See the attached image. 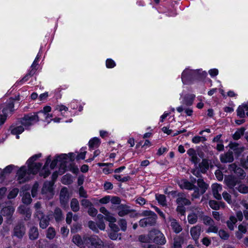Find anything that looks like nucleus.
Wrapping results in <instances>:
<instances>
[{"label":"nucleus","mask_w":248,"mask_h":248,"mask_svg":"<svg viewBox=\"0 0 248 248\" xmlns=\"http://www.w3.org/2000/svg\"><path fill=\"white\" fill-rule=\"evenodd\" d=\"M36 168L33 169L32 168L31 166L28 167H22L17 172V180L20 184L24 183L28 181L30 178L31 174H35L37 173L38 170L41 168L40 164H37L35 166Z\"/></svg>","instance_id":"f257e3e1"},{"label":"nucleus","mask_w":248,"mask_h":248,"mask_svg":"<svg viewBox=\"0 0 248 248\" xmlns=\"http://www.w3.org/2000/svg\"><path fill=\"white\" fill-rule=\"evenodd\" d=\"M199 70H193L189 69L185 70L182 74V80L184 84H187L188 81L194 78H199Z\"/></svg>","instance_id":"f03ea898"},{"label":"nucleus","mask_w":248,"mask_h":248,"mask_svg":"<svg viewBox=\"0 0 248 248\" xmlns=\"http://www.w3.org/2000/svg\"><path fill=\"white\" fill-rule=\"evenodd\" d=\"M152 241L157 244L164 245L166 240L164 234L159 230L154 229L150 232Z\"/></svg>","instance_id":"7ed1b4c3"},{"label":"nucleus","mask_w":248,"mask_h":248,"mask_svg":"<svg viewBox=\"0 0 248 248\" xmlns=\"http://www.w3.org/2000/svg\"><path fill=\"white\" fill-rule=\"evenodd\" d=\"M25 232L26 228L24 224L22 222H18L14 227L12 236L21 239L25 235Z\"/></svg>","instance_id":"20e7f679"},{"label":"nucleus","mask_w":248,"mask_h":248,"mask_svg":"<svg viewBox=\"0 0 248 248\" xmlns=\"http://www.w3.org/2000/svg\"><path fill=\"white\" fill-rule=\"evenodd\" d=\"M53 182H46L44 184L41 193L46 199L52 198L54 194L53 188Z\"/></svg>","instance_id":"39448f33"},{"label":"nucleus","mask_w":248,"mask_h":248,"mask_svg":"<svg viewBox=\"0 0 248 248\" xmlns=\"http://www.w3.org/2000/svg\"><path fill=\"white\" fill-rule=\"evenodd\" d=\"M38 121H39V117L37 113H34L25 115L21 119V123L25 127H28Z\"/></svg>","instance_id":"423d86ee"},{"label":"nucleus","mask_w":248,"mask_h":248,"mask_svg":"<svg viewBox=\"0 0 248 248\" xmlns=\"http://www.w3.org/2000/svg\"><path fill=\"white\" fill-rule=\"evenodd\" d=\"M84 241L90 244L95 248H104L103 242L96 235L86 237L84 238Z\"/></svg>","instance_id":"0eeeda50"},{"label":"nucleus","mask_w":248,"mask_h":248,"mask_svg":"<svg viewBox=\"0 0 248 248\" xmlns=\"http://www.w3.org/2000/svg\"><path fill=\"white\" fill-rule=\"evenodd\" d=\"M14 103L13 101H11L6 106L2 109L3 115H0V125L3 124L6 120L8 113L9 111L12 113L14 111Z\"/></svg>","instance_id":"6e6552de"},{"label":"nucleus","mask_w":248,"mask_h":248,"mask_svg":"<svg viewBox=\"0 0 248 248\" xmlns=\"http://www.w3.org/2000/svg\"><path fill=\"white\" fill-rule=\"evenodd\" d=\"M69 199V196L67 188L66 187L62 188L60 191V200L61 204L63 208H68Z\"/></svg>","instance_id":"1a4fd4ad"},{"label":"nucleus","mask_w":248,"mask_h":248,"mask_svg":"<svg viewBox=\"0 0 248 248\" xmlns=\"http://www.w3.org/2000/svg\"><path fill=\"white\" fill-rule=\"evenodd\" d=\"M156 215H154L153 216L142 218L140 220L139 225L141 227L154 226L156 223Z\"/></svg>","instance_id":"9d476101"},{"label":"nucleus","mask_w":248,"mask_h":248,"mask_svg":"<svg viewBox=\"0 0 248 248\" xmlns=\"http://www.w3.org/2000/svg\"><path fill=\"white\" fill-rule=\"evenodd\" d=\"M68 157L65 159H62L60 161V166L59 169V174L62 175L63 174L65 171L67 170V167L66 163H67V160L69 159L70 161L74 160V155L73 153L68 154Z\"/></svg>","instance_id":"9b49d317"},{"label":"nucleus","mask_w":248,"mask_h":248,"mask_svg":"<svg viewBox=\"0 0 248 248\" xmlns=\"http://www.w3.org/2000/svg\"><path fill=\"white\" fill-rule=\"evenodd\" d=\"M192 209V212L187 216L188 222L190 224H194L197 222L199 217L198 211H202V209L198 206L193 207Z\"/></svg>","instance_id":"f8f14e48"},{"label":"nucleus","mask_w":248,"mask_h":248,"mask_svg":"<svg viewBox=\"0 0 248 248\" xmlns=\"http://www.w3.org/2000/svg\"><path fill=\"white\" fill-rule=\"evenodd\" d=\"M15 211V208L12 206H7L3 207L0 212L2 216L6 217L7 219L11 220Z\"/></svg>","instance_id":"ddd939ff"},{"label":"nucleus","mask_w":248,"mask_h":248,"mask_svg":"<svg viewBox=\"0 0 248 248\" xmlns=\"http://www.w3.org/2000/svg\"><path fill=\"white\" fill-rule=\"evenodd\" d=\"M212 189L214 198L218 200H221L222 197L219 193L222 190V186L218 184H214L212 186Z\"/></svg>","instance_id":"4468645a"},{"label":"nucleus","mask_w":248,"mask_h":248,"mask_svg":"<svg viewBox=\"0 0 248 248\" xmlns=\"http://www.w3.org/2000/svg\"><path fill=\"white\" fill-rule=\"evenodd\" d=\"M220 161L222 163H231L233 161V153L229 150L227 153L220 155Z\"/></svg>","instance_id":"2eb2a0df"},{"label":"nucleus","mask_w":248,"mask_h":248,"mask_svg":"<svg viewBox=\"0 0 248 248\" xmlns=\"http://www.w3.org/2000/svg\"><path fill=\"white\" fill-rule=\"evenodd\" d=\"M199 218L201 219L203 223L205 225H210L212 224H214V221L209 216L204 215V212L202 211H198Z\"/></svg>","instance_id":"dca6fc26"},{"label":"nucleus","mask_w":248,"mask_h":248,"mask_svg":"<svg viewBox=\"0 0 248 248\" xmlns=\"http://www.w3.org/2000/svg\"><path fill=\"white\" fill-rule=\"evenodd\" d=\"M237 115L241 118H243L246 115L248 117V103L239 106L237 109Z\"/></svg>","instance_id":"f3484780"},{"label":"nucleus","mask_w":248,"mask_h":248,"mask_svg":"<svg viewBox=\"0 0 248 248\" xmlns=\"http://www.w3.org/2000/svg\"><path fill=\"white\" fill-rule=\"evenodd\" d=\"M225 181L226 185L230 188L236 189V188H237V186L239 184V181L237 179L232 176L225 178Z\"/></svg>","instance_id":"a211bd4d"},{"label":"nucleus","mask_w":248,"mask_h":248,"mask_svg":"<svg viewBox=\"0 0 248 248\" xmlns=\"http://www.w3.org/2000/svg\"><path fill=\"white\" fill-rule=\"evenodd\" d=\"M201 233V226L200 225H197L192 227L190 229V234L195 240H197Z\"/></svg>","instance_id":"6ab92c4d"},{"label":"nucleus","mask_w":248,"mask_h":248,"mask_svg":"<svg viewBox=\"0 0 248 248\" xmlns=\"http://www.w3.org/2000/svg\"><path fill=\"white\" fill-rule=\"evenodd\" d=\"M117 210L118 214L120 217H124L130 213L131 211L129 206L124 204L119 205L117 207Z\"/></svg>","instance_id":"aec40b11"},{"label":"nucleus","mask_w":248,"mask_h":248,"mask_svg":"<svg viewBox=\"0 0 248 248\" xmlns=\"http://www.w3.org/2000/svg\"><path fill=\"white\" fill-rule=\"evenodd\" d=\"M18 211L20 214L25 215V220L29 219L31 217V212L30 209L25 205L19 206L18 208Z\"/></svg>","instance_id":"412c9836"},{"label":"nucleus","mask_w":248,"mask_h":248,"mask_svg":"<svg viewBox=\"0 0 248 248\" xmlns=\"http://www.w3.org/2000/svg\"><path fill=\"white\" fill-rule=\"evenodd\" d=\"M51 158L50 156H48L46 159V163L40 172V175L41 176H43L44 178H46L47 177L50 173L49 170H48V166L49 164L51 162Z\"/></svg>","instance_id":"4be33fe9"},{"label":"nucleus","mask_w":248,"mask_h":248,"mask_svg":"<svg viewBox=\"0 0 248 248\" xmlns=\"http://www.w3.org/2000/svg\"><path fill=\"white\" fill-rule=\"evenodd\" d=\"M176 202L178 205H183L184 206H189L191 204L190 200L186 198V194L184 193H182L181 196L177 198Z\"/></svg>","instance_id":"5701e85b"},{"label":"nucleus","mask_w":248,"mask_h":248,"mask_svg":"<svg viewBox=\"0 0 248 248\" xmlns=\"http://www.w3.org/2000/svg\"><path fill=\"white\" fill-rule=\"evenodd\" d=\"M170 226L175 233H178L182 231V228L176 219L170 218Z\"/></svg>","instance_id":"b1692460"},{"label":"nucleus","mask_w":248,"mask_h":248,"mask_svg":"<svg viewBox=\"0 0 248 248\" xmlns=\"http://www.w3.org/2000/svg\"><path fill=\"white\" fill-rule=\"evenodd\" d=\"M85 237H84L83 239H82L80 235L76 234L73 236L72 241L76 245L81 248L83 247L84 244H87V242L84 241V238Z\"/></svg>","instance_id":"393cba45"},{"label":"nucleus","mask_w":248,"mask_h":248,"mask_svg":"<svg viewBox=\"0 0 248 248\" xmlns=\"http://www.w3.org/2000/svg\"><path fill=\"white\" fill-rule=\"evenodd\" d=\"M179 186L182 189L192 190L195 185L188 181L184 179L181 180L179 183Z\"/></svg>","instance_id":"a878e982"},{"label":"nucleus","mask_w":248,"mask_h":248,"mask_svg":"<svg viewBox=\"0 0 248 248\" xmlns=\"http://www.w3.org/2000/svg\"><path fill=\"white\" fill-rule=\"evenodd\" d=\"M195 95L193 94L186 95L183 99V104L186 106H189L193 104Z\"/></svg>","instance_id":"bb28decb"},{"label":"nucleus","mask_w":248,"mask_h":248,"mask_svg":"<svg viewBox=\"0 0 248 248\" xmlns=\"http://www.w3.org/2000/svg\"><path fill=\"white\" fill-rule=\"evenodd\" d=\"M41 154L35 155L31 158L29 159L27 161L28 167L29 168V166H31L32 168L33 169H35L36 167L35 166L37 164H40L41 167L42 166V164L40 163H34V162L39 157L41 156Z\"/></svg>","instance_id":"cd10ccee"},{"label":"nucleus","mask_w":248,"mask_h":248,"mask_svg":"<svg viewBox=\"0 0 248 248\" xmlns=\"http://www.w3.org/2000/svg\"><path fill=\"white\" fill-rule=\"evenodd\" d=\"M40 220L39 226L42 229H46L49 224V218L48 216H44L40 218H38Z\"/></svg>","instance_id":"c85d7f7f"},{"label":"nucleus","mask_w":248,"mask_h":248,"mask_svg":"<svg viewBox=\"0 0 248 248\" xmlns=\"http://www.w3.org/2000/svg\"><path fill=\"white\" fill-rule=\"evenodd\" d=\"M53 216L56 222H59L64 219L62 210L58 207L55 209Z\"/></svg>","instance_id":"c756f323"},{"label":"nucleus","mask_w":248,"mask_h":248,"mask_svg":"<svg viewBox=\"0 0 248 248\" xmlns=\"http://www.w3.org/2000/svg\"><path fill=\"white\" fill-rule=\"evenodd\" d=\"M10 130L11 131V134L13 135H16V138L19 139V136L18 135L22 133L24 131V129L23 126L21 125L16 127L11 126L10 127Z\"/></svg>","instance_id":"7c9ffc66"},{"label":"nucleus","mask_w":248,"mask_h":248,"mask_svg":"<svg viewBox=\"0 0 248 248\" xmlns=\"http://www.w3.org/2000/svg\"><path fill=\"white\" fill-rule=\"evenodd\" d=\"M197 181L198 187L201 191V194H204L209 187L208 185L202 179H199Z\"/></svg>","instance_id":"2f4dec72"},{"label":"nucleus","mask_w":248,"mask_h":248,"mask_svg":"<svg viewBox=\"0 0 248 248\" xmlns=\"http://www.w3.org/2000/svg\"><path fill=\"white\" fill-rule=\"evenodd\" d=\"M184 242L183 238L179 235L176 236L173 238V248H182V244Z\"/></svg>","instance_id":"473e14b6"},{"label":"nucleus","mask_w":248,"mask_h":248,"mask_svg":"<svg viewBox=\"0 0 248 248\" xmlns=\"http://www.w3.org/2000/svg\"><path fill=\"white\" fill-rule=\"evenodd\" d=\"M67 157L68 155L66 154H62L60 155L57 156L55 159H53L50 165L51 169H53L55 167L58 162H60L62 159L67 158Z\"/></svg>","instance_id":"72a5a7b5"},{"label":"nucleus","mask_w":248,"mask_h":248,"mask_svg":"<svg viewBox=\"0 0 248 248\" xmlns=\"http://www.w3.org/2000/svg\"><path fill=\"white\" fill-rule=\"evenodd\" d=\"M70 207L71 210L74 212H77L79 210V204L78 200L76 198H73L70 202Z\"/></svg>","instance_id":"f704fd0d"},{"label":"nucleus","mask_w":248,"mask_h":248,"mask_svg":"<svg viewBox=\"0 0 248 248\" xmlns=\"http://www.w3.org/2000/svg\"><path fill=\"white\" fill-rule=\"evenodd\" d=\"M237 221L236 217L233 216H230L229 219L226 222L227 227L230 230H233Z\"/></svg>","instance_id":"c9c22d12"},{"label":"nucleus","mask_w":248,"mask_h":248,"mask_svg":"<svg viewBox=\"0 0 248 248\" xmlns=\"http://www.w3.org/2000/svg\"><path fill=\"white\" fill-rule=\"evenodd\" d=\"M100 140L97 138H93L89 142V146L90 149L93 150L97 148L100 145Z\"/></svg>","instance_id":"e433bc0d"},{"label":"nucleus","mask_w":248,"mask_h":248,"mask_svg":"<svg viewBox=\"0 0 248 248\" xmlns=\"http://www.w3.org/2000/svg\"><path fill=\"white\" fill-rule=\"evenodd\" d=\"M198 167H199L202 173H204L208 170L209 164L206 160L203 159L201 163L199 164Z\"/></svg>","instance_id":"4c0bfd02"},{"label":"nucleus","mask_w":248,"mask_h":248,"mask_svg":"<svg viewBox=\"0 0 248 248\" xmlns=\"http://www.w3.org/2000/svg\"><path fill=\"white\" fill-rule=\"evenodd\" d=\"M39 235V232L37 228L35 227H31L29 231V237L31 240L37 239Z\"/></svg>","instance_id":"58836bf2"},{"label":"nucleus","mask_w":248,"mask_h":248,"mask_svg":"<svg viewBox=\"0 0 248 248\" xmlns=\"http://www.w3.org/2000/svg\"><path fill=\"white\" fill-rule=\"evenodd\" d=\"M193 189L194 190V192L191 195V200L192 201L195 199L200 198L201 195L203 194H201V190H200L199 188L196 186H193Z\"/></svg>","instance_id":"ea45409f"},{"label":"nucleus","mask_w":248,"mask_h":248,"mask_svg":"<svg viewBox=\"0 0 248 248\" xmlns=\"http://www.w3.org/2000/svg\"><path fill=\"white\" fill-rule=\"evenodd\" d=\"M155 199L158 201V203L162 206H166L167 205L165 195L156 194L155 195Z\"/></svg>","instance_id":"a19ab883"},{"label":"nucleus","mask_w":248,"mask_h":248,"mask_svg":"<svg viewBox=\"0 0 248 248\" xmlns=\"http://www.w3.org/2000/svg\"><path fill=\"white\" fill-rule=\"evenodd\" d=\"M152 236H150V232L146 235H140L139 236V241L142 243L152 242Z\"/></svg>","instance_id":"79ce46f5"},{"label":"nucleus","mask_w":248,"mask_h":248,"mask_svg":"<svg viewBox=\"0 0 248 248\" xmlns=\"http://www.w3.org/2000/svg\"><path fill=\"white\" fill-rule=\"evenodd\" d=\"M245 130V129L244 127L238 129L232 136L233 139L235 140L239 139L241 136L244 134Z\"/></svg>","instance_id":"37998d69"},{"label":"nucleus","mask_w":248,"mask_h":248,"mask_svg":"<svg viewBox=\"0 0 248 248\" xmlns=\"http://www.w3.org/2000/svg\"><path fill=\"white\" fill-rule=\"evenodd\" d=\"M56 235V232L52 227H49L47 230L46 237L49 239H53Z\"/></svg>","instance_id":"c03bdc74"},{"label":"nucleus","mask_w":248,"mask_h":248,"mask_svg":"<svg viewBox=\"0 0 248 248\" xmlns=\"http://www.w3.org/2000/svg\"><path fill=\"white\" fill-rule=\"evenodd\" d=\"M236 189L238 190L240 193L246 194L248 193V186L243 184H238Z\"/></svg>","instance_id":"a18cd8bd"},{"label":"nucleus","mask_w":248,"mask_h":248,"mask_svg":"<svg viewBox=\"0 0 248 248\" xmlns=\"http://www.w3.org/2000/svg\"><path fill=\"white\" fill-rule=\"evenodd\" d=\"M22 200L23 202L26 204H29L31 203L32 200L30 194L28 192H26L24 194Z\"/></svg>","instance_id":"49530a36"},{"label":"nucleus","mask_w":248,"mask_h":248,"mask_svg":"<svg viewBox=\"0 0 248 248\" xmlns=\"http://www.w3.org/2000/svg\"><path fill=\"white\" fill-rule=\"evenodd\" d=\"M209 227L206 230V232L207 233H210V232H213V233H217L218 232V228L217 226L215 225V223L212 224L211 225H209Z\"/></svg>","instance_id":"de8ad7c7"},{"label":"nucleus","mask_w":248,"mask_h":248,"mask_svg":"<svg viewBox=\"0 0 248 248\" xmlns=\"http://www.w3.org/2000/svg\"><path fill=\"white\" fill-rule=\"evenodd\" d=\"M19 192V190L17 188H15L13 189L9 193L7 198L8 199H12L16 197Z\"/></svg>","instance_id":"09e8293b"},{"label":"nucleus","mask_w":248,"mask_h":248,"mask_svg":"<svg viewBox=\"0 0 248 248\" xmlns=\"http://www.w3.org/2000/svg\"><path fill=\"white\" fill-rule=\"evenodd\" d=\"M118 223L121 228V230L124 232L127 229V222L124 219H120Z\"/></svg>","instance_id":"8fccbe9b"},{"label":"nucleus","mask_w":248,"mask_h":248,"mask_svg":"<svg viewBox=\"0 0 248 248\" xmlns=\"http://www.w3.org/2000/svg\"><path fill=\"white\" fill-rule=\"evenodd\" d=\"M218 235L221 239L227 240L229 237V234L223 230H220L218 232Z\"/></svg>","instance_id":"3c124183"},{"label":"nucleus","mask_w":248,"mask_h":248,"mask_svg":"<svg viewBox=\"0 0 248 248\" xmlns=\"http://www.w3.org/2000/svg\"><path fill=\"white\" fill-rule=\"evenodd\" d=\"M105 216L104 219L109 221L110 223L115 222L116 221V218H115L109 212H108V214H105Z\"/></svg>","instance_id":"603ef678"},{"label":"nucleus","mask_w":248,"mask_h":248,"mask_svg":"<svg viewBox=\"0 0 248 248\" xmlns=\"http://www.w3.org/2000/svg\"><path fill=\"white\" fill-rule=\"evenodd\" d=\"M210 207L214 210H218L219 209V205L218 203L214 200H210L209 202Z\"/></svg>","instance_id":"864d4df0"},{"label":"nucleus","mask_w":248,"mask_h":248,"mask_svg":"<svg viewBox=\"0 0 248 248\" xmlns=\"http://www.w3.org/2000/svg\"><path fill=\"white\" fill-rule=\"evenodd\" d=\"M241 204L245 209L243 211L244 216L246 219H248V203L245 201H243Z\"/></svg>","instance_id":"5fc2aeb1"},{"label":"nucleus","mask_w":248,"mask_h":248,"mask_svg":"<svg viewBox=\"0 0 248 248\" xmlns=\"http://www.w3.org/2000/svg\"><path fill=\"white\" fill-rule=\"evenodd\" d=\"M195 168L192 169L191 171V173L197 177H201L202 172L200 171L198 165H195Z\"/></svg>","instance_id":"6e6d98bb"},{"label":"nucleus","mask_w":248,"mask_h":248,"mask_svg":"<svg viewBox=\"0 0 248 248\" xmlns=\"http://www.w3.org/2000/svg\"><path fill=\"white\" fill-rule=\"evenodd\" d=\"M176 211L181 215L183 216L186 213V209L184 205H178L176 208Z\"/></svg>","instance_id":"4d7b16f0"},{"label":"nucleus","mask_w":248,"mask_h":248,"mask_svg":"<svg viewBox=\"0 0 248 248\" xmlns=\"http://www.w3.org/2000/svg\"><path fill=\"white\" fill-rule=\"evenodd\" d=\"M88 226L93 231H94V232H98V228L97 227L96 224V223L94 222H93V221H89V222H88Z\"/></svg>","instance_id":"13d9d810"},{"label":"nucleus","mask_w":248,"mask_h":248,"mask_svg":"<svg viewBox=\"0 0 248 248\" xmlns=\"http://www.w3.org/2000/svg\"><path fill=\"white\" fill-rule=\"evenodd\" d=\"M222 196L224 198V199L229 203H231L232 199L231 196L230 194H229L228 193H227L226 191H224L222 193Z\"/></svg>","instance_id":"bf43d9fd"},{"label":"nucleus","mask_w":248,"mask_h":248,"mask_svg":"<svg viewBox=\"0 0 248 248\" xmlns=\"http://www.w3.org/2000/svg\"><path fill=\"white\" fill-rule=\"evenodd\" d=\"M62 182L64 184H69L71 183L72 180L70 175H65L63 176Z\"/></svg>","instance_id":"052dcab7"},{"label":"nucleus","mask_w":248,"mask_h":248,"mask_svg":"<svg viewBox=\"0 0 248 248\" xmlns=\"http://www.w3.org/2000/svg\"><path fill=\"white\" fill-rule=\"evenodd\" d=\"M234 173H236L238 176L241 177L242 178L245 177L246 176L244 170L239 167H238L236 169Z\"/></svg>","instance_id":"680f3d73"},{"label":"nucleus","mask_w":248,"mask_h":248,"mask_svg":"<svg viewBox=\"0 0 248 248\" xmlns=\"http://www.w3.org/2000/svg\"><path fill=\"white\" fill-rule=\"evenodd\" d=\"M39 185L37 183H35L31 188V195L33 197L36 196Z\"/></svg>","instance_id":"e2e57ef3"},{"label":"nucleus","mask_w":248,"mask_h":248,"mask_svg":"<svg viewBox=\"0 0 248 248\" xmlns=\"http://www.w3.org/2000/svg\"><path fill=\"white\" fill-rule=\"evenodd\" d=\"M88 212L90 216L94 217L97 213V210L92 206L89 207Z\"/></svg>","instance_id":"0e129e2a"},{"label":"nucleus","mask_w":248,"mask_h":248,"mask_svg":"<svg viewBox=\"0 0 248 248\" xmlns=\"http://www.w3.org/2000/svg\"><path fill=\"white\" fill-rule=\"evenodd\" d=\"M108 235L111 239L115 240L118 238L119 234L117 232L110 231Z\"/></svg>","instance_id":"69168bd1"},{"label":"nucleus","mask_w":248,"mask_h":248,"mask_svg":"<svg viewBox=\"0 0 248 248\" xmlns=\"http://www.w3.org/2000/svg\"><path fill=\"white\" fill-rule=\"evenodd\" d=\"M81 205L85 207H90V206H93L92 202L89 201L88 200L83 199L81 201Z\"/></svg>","instance_id":"338daca9"},{"label":"nucleus","mask_w":248,"mask_h":248,"mask_svg":"<svg viewBox=\"0 0 248 248\" xmlns=\"http://www.w3.org/2000/svg\"><path fill=\"white\" fill-rule=\"evenodd\" d=\"M115 66V62L110 59H107L106 61V66L108 68H113Z\"/></svg>","instance_id":"774afa93"}]
</instances>
